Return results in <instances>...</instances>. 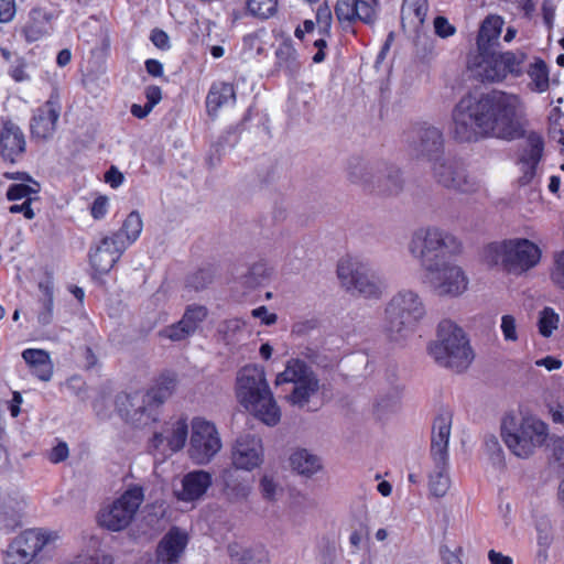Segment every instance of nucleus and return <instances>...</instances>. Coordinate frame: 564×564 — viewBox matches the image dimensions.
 Wrapping results in <instances>:
<instances>
[{"label":"nucleus","instance_id":"17","mask_svg":"<svg viewBox=\"0 0 564 564\" xmlns=\"http://www.w3.org/2000/svg\"><path fill=\"white\" fill-rule=\"evenodd\" d=\"M433 174L437 183L463 194H474L481 188L480 182L466 171L464 164L452 158L436 160Z\"/></svg>","mask_w":564,"mask_h":564},{"label":"nucleus","instance_id":"34","mask_svg":"<svg viewBox=\"0 0 564 564\" xmlns=\"http://www.w3.org/2000/svg\"><path fill=\"white\" fill-rule=\"evenodd\" d=\"M143 229V221L139 212H131L124 219L121 228L113 232L111 237L120 240L127 250L140 237Z\"/></svg>","mask_w":564,"mask_h":564},{"label":"nucleus","instance_id":"54","mask_svg":"<svg viewBox=\"0 0 564 564\" xmlns=\"http://www.w3.org/2000/svg\"><path fill=\"white\" fill-rule=\"evenodd\" d=\"M435 33L441 37H448L455 33V28L444 17H436L434 20Z\"/></svg>","mask_w":564,"mask_h":564},{"label":"nucleus","instance_id":"53","mask_svg":"<svg viewBox=\"0 0 564 564\" xmlns=\"http://www.w3.org/2000/svg\"><path fill=\"white\" fill-rule=\"evenodd\" d=\"M316 21L323 32H329L332 25V11L327 4L318 7L316 12Z\"/></svg>","mask_w":564,"mask_h":564},{"label":"nucleus","instance_id":"15","mask_svg":"<svg viewBox=\"0 0 564 564\" xmlns=\"http://www.w3.org/2000/svg\"><path fill=\"white\" fill-rule=\"evenodd\" d=\"M143 499L144 495L141 487L133 486L129 488L119 498L105 505L99 510L98 523L112 532L124 530L133 520Z\"/></svg>","mask_w":564,"mask_h":564},{"label":"nucleus","instance_id":"36","mask_svg":"<svg viewBox=\"0 0 564 564\" xmlns=\"http://www.w3.org/2000/svg\"><path fill=\"white\" fill-rule=\"evenodd\" d=\"M276 66L288 75L295 74L300 68L296 50L291 42H282L275 51Z\"/></svg>","mask_w":564,"mask_h":564},{"label":"nucleus","instance_id":"60","mask_svg":"<svg viewBox=\"0 0 564 564\" xmlns=\"http://www.w3.org/2000/svg\"><path fill=\"white\" fill-rule=\"evenodd\" d=\"M145 98H147V105L149 108H154L155 105L160 102L162 99V91L159 86L151 85L145 88Z\"/></svg>","mask_w":564,"mask_h":564},{"label":"nucleus","instance_id":"37","mask_svg":"<svg viewBox=\"0 0 564 564\" xmlns=\"http://www.w3.org/2000/svg\"><path fill=\"white\" fill-rule=\"evenodd\" d=\"M218 332L224 343L228 346H237L248 336L245 323L238 318L224 322L219 326Z\"/></svg>","mask_w":564,"mask_h":564},{"label":"nucleus","instance_id":"13","mask_svg":"<svg viewBox=\"0 0 564 564\" xmlns=\"http://www.w3.org/2000/svg\"><path fill=\"white\" fill-rule=\"evenodd\" d=\"M115 403L118 414L137 427L149 426L160 417L161 405L149 390L121 392Z\"/></svg>","mask_w":564,"mask_h":564},{"label":"nucleus","instance_id":"27","mask_svg":"<svg viewBox=\"0 0 564 564\" xmlns=\"http://www.w3.org/2000/svg\"><path fill=\"white\" fill-rule=\"evenodd\" d=\"M212 475L205 470H195L186 474L182 479V489L177 498L183 501L199 499L210 487Z\"/></svg>","mask_w":564,"mask_h":564},{"label":"nucleus","instance_id":"32","mask_svg":"<svg viewBox=\"0 0 564 564\" xmlns=\"http://www.w3.org/2000/svg\"><path fill=\"white\" fill-rule=\"evenodd\" d=\"M236 99L235 88L229 83H215L206 98L208 113L216 116L218 110L228 104H234Z\"/></svg>","mask_w":564,"mask_h":564},{"label":"nucleus","instance_id":"6","mask_svg":"<svg viewBox=\"0 0 564 564\" xmlns=\"http://www.w3.org/2000/svg\"><path fill=\"white\" fill-rule=\"evenodd\" d=\"M429 352L438 365L455 371L467 369L474 359L465 333L447 319L440 323L437 340L429 346Z\"/></svg>","mask_w":564,"mask_h":564},{"label":"nucleus","instance_id":"61","mask_svg":"<svg viewBox=\"0 0 564 564\" xmlns=\"http://www.w3.org/2000/svg\"><path fill=\"white\" fill-rule=\"evenodd\" d=\"M152 43L161 50H166L170 47L169 35L160 29H154L151 33Z\"/></svg>","mask_w":564,"mask_h":564},{"label":"nucleus","instance_id":"35","mask_svg":"<svg viewBox=\"0 0 564 564\" xmlns=\"http://www.w3.org/2000/svg\"><path fill=\"white\" fill-rule=\"evenodd\" d=\"M229 556L239 564H269V555L262 547L241 550L237 544L228 546Z\"/></svg>","mask_w":564,"mask_h":564},{"label":"nucleus","instance_id":"3","mask_svg":"<svg viewBox=\"0 0 564 564\" xmlns=\"http://www.w3.org/2000/svg\"><path fill=\"white\" fill-rule=\"evenodd\" d=\"M484 259L489 264L500 265L507 273L519 276L541 262L542 250L532 240L516 237L486 246Z\"/></svg>","mask_w":564,"mask_h":564},{"label":"nucleus","instance_id":"48","mask_svg":"<svg viewBox=\"0 0 564 564\" xmlns=\"http://www.w3.org/2000/svg\"><path fill=\"white\" fill-rule=\"evenodd\" d=\"M412 12L416 18L417 22L422 24L427 13V1L426 0H404L402 12Z\"/></svg>","mask_w":564,"mask_h":564},{"label":"nucleus","instance_id":"39","mask_svg":"<svg viewBox=\"0 0 564 564\" xmlns=\"http://www.w3.org/2000/svg\"><path fill=\"white\" fill-rule=\"evenodd\" d=\"M279 0H246L247 12L260 20H268L278 12Z\"/></svg>","mask_w":564,"mask_h":564},{"label":"nucleus","instance_id":"40","mask_svg":"<svg viewBox=\"0 0 564 564\" xmlns=\"http://www.w3.org/2000/svg\"><path fill=\"white\" fill-rule=\"evenodd\" d=\"M176 377L174 375H165L160 378L158 383L149 389L151 394L155 397L158 403L162 406L163 403L173 394L176 388Z\"/></svg>","mask_w":564,"mask_h":564},{"label":"nucleus","instance_id":"16","mask_svg":"<svg viewBox=\"0 0 564 564\" xmlns=\"http://www.w3.org/2000/svg\"><path fill=\"white\" fill-rule=\"evenodd\" d=\"M221 446L219 432L213 422L203 417L192 420L188 456L195 464H208Z\"/></svg>","mask_w":564,"mask_h":564},{"label":"nucleus","instance_id":"28","mask_svg":"<svg viewBox=\"0 0 564 564\" xmlns=\"http://www.w3.org/2000/svg\"><path fill=\"white\" fill-rule=\"evenodd\" d=\"M54 318V283L52 274L37 283V323L50 325Z\"/></svg>","mask_w":564,"mask_h":564},{"label":"nucleus","instance_id":"4","mask_svg":"<svg viewBox=\"0 0 564 564\" xmlns=\"http://www.w3.org/2000/svg\"><path fill=\"white\" fill-rule=\"evenodd\" d=\"M410 254L426 270L447 261V258L462 251L460 241L449 231L436 226L416 229L409 241Z\"/></svg>","mask_w":564,"mask_h":564},{"label":"nucleus","instance_id":"62","mask_svg":"<svg viewBox=\"0 0 564 564\" xmlns=\"http://www.w3.org/2000/svg\"><path fill=\"white\" fill-rule=\"evenodd\" d=\"M0 525L8 531H12L22 525V514L18 513L14 517H9L7 512L3 516L0 514Z\"/></svg>","mask_w":564,"mask_h":564},{"label":"nucleus","instance_id":"63","mask_svg":"<svg viewBox=\"0 0 564 564\" xmlns=\"http://www.w3.org/2000/svg\"><path fill=\"white\" fill-rule=\"evenodd\" d=\"M251 314L256 318H261L265 325H272L276 322V315L269 313L265 306L254 308Z\"/></svg>","mask_w":564,"mask_h":564},{"label":"nucleus","instance_id":"20","mask_svg":"<svg viewBox=\"0 0 564 564\" xmlns=\"http://www.w3.org/2000/svg\"><path fill=\"white\" fill-rule=\"evenodd\" d=\"M544 141L541 134L531 131L521 144L518 155V165L522 172L519 181L522 185L529 184L536 174V167L542 160Z\"/></svg>","mask_w":564,"mask_h":564},{"label":"nucleus","instance_id":"2","mask_svg":"<svg viewBox=\"0 0 564 564\" xmlns=\"http://www.w3.org/2000/svg\"><path fill=\"white\" fill-rule=\"evenodd\" d=\"M237 398L257 419L269 426L280 422L281 410L270 390L263 367L247 365L237 375Z\"/></svg>","mask_w":564,"mask_h":564},{"label":"nucleus","instance_id":"29","mask_svg":"<svg viewBox=\"0 0 564 564\" xmlns=\"http://www.w3.org/2000/svg\"><path fill=\"white\" fill-rule=\"evenodd\" d=\"M59 113V96L56 91H53L37 118V138L48 139L54 134Z\"/></svg>","mask_w":564,"mask_h":564},{"label":"nucleus","instance_id":"19","mask_svg":"<svg viewBox=\"0 0 564 564\" xmlns=\"http://www.w3.org/2000/svg\"><path fill=\"white\" fill-rule=\"evenodd\" d=\"M263 458L262 442L254 435H241L231 445L230 459L236 469L251 471L261 466Z\"/></svg>","mask_w":564,"mask_h":564},{"label":"nucleus","instance_id":"21","mask_svg":"<svg viewBox=\"0 0 564 564\" xmlns=\"http://www.w3.org/2000/svg\"><path fill=\"white\" fill-rule=\"evenodd\" d=\"M124 251V246L120 240L106 236L95 248H91L89 253L90 265L95 272L106 274L113 268Z\"/></svg>","mask_w":564,"mask_h":564},{"label":"nucleus","instance_id":"10","mask_svg":"<svg viewBox=\"0 0 564 564\" xmlns=\"http://www.w3.org/2000/svg\"><path fill=\"white\" fill-rule=\"evenodd\" d=\"M527 58L523 52L497 53L494 50L478 52L468 61V67L474 76L481 82H501L509 74L519 76Z\"/></svg>","mask_w":564,"mask_h":564},{"label":"nucleus","instance_id":"24","mask_svg":"<svg viewBox=\"0 0 564 564\" xmlns=\"http://www.w3.org/2000/svg\"><path fill=\"white\" fill-rule=\"evenodd\" d=\"M188 436V425L185 419H176L166 423L163 433H155L151 440L150 447L153 451H161L166 443L171 452L182 449Z\"/></svg>","mask_w":564,"mask_h":564},{"label":"nucleus","instance_id":"26","mask_svg":"<svg viewBox=\"0 0 564 564\" xmlns=\"http://www.w3.org/2000/svg\"><path fill=\"white\" fill-rule=\"evenodd\" d=\"M25 150V140L21 129L11 121L4 122L0 130V153L4 161L14 163Z\"/></svg>","mask_w":564,"mask_h":564},{"label":"nucleus","instance_id":"22","mask_svg":"<svg viewBox=\"0 0 564 564\" xmlns=\"http://www.w3.org/2000/svg\"><path fill=\"white\" fill-rule=\"evenodd\" d=\"M334 11L339 23L347 25L357 21L372 24L377 18L375 7L364 0H337Z\"/></svg>","mask_w":564,"mask_h":564},{"label":"nucleus","instance_id":"12","mask_svg":"<svg viewBox=\"0 0 564 564\" xmlns=\"http://www.w3.org/2000/svg\"><path fill=\"white\" fill-rule=\"evenodd\" d=\"M275 386L292 383L293 388L286 400L296 406L303 408L319 390V380L312 368L301 359H291L285 369L278 373Z\"/></svg>","mask_w":564,"mask_h":564},{"label":"nucleus","instance_id":"23","mask_svg":"<svg viewBox=\"0 0 564 564\" xmlns=\"http://www.w3.org/2000/svg\"><path fill=\"white\" fill-rule=\"evenodd\" d=\"M188 544V534L177 528H171L156 546V558L164 564H175L183 556Z\"/></svg>","mask_w":564,"mask_h":564},{"label":"nucleus","instance_id":"38","mask_svg":"<svg viewBox=\"0 0 564 564\" xmlns=\"http://www.w3.org/2000/svg\"><path fill=\"white\" fill-rule=\"evenodd\" d=\"M528 75L531 78V89L538 93H544L549 89V69L542 59H536L530 65Z\"/></svg>","mask_w":564,"mask_h":564},{"label":"nucleus","instance_id":"18","mask_svg":"<svg viewBox=\"0 0 564 564\" xmlns=\"http://www.w3.org/2000/svg\"><path fill=\"white\" fill-rule=\"evenodd\" d=\"M406 143L416 156H424L435 162L441 160L438 155L444 149V137L440 128L423 123L408 133Z\"/></svg>","mask_w":564,"mask_h":564},{"label":"nucleus","instance_id":"1","mask_svg":"<svg viewBox=\"0 0 564 564\" xmlns=\"http://www.w3.org/2000/svg\"><path fill=\"white\" fill-rule=\"evenodd\" d=\"M521 101L516 95L494 90L466 95L452 112V134L459 142L492 135L512 140L524 135L520 121Z\"/></svg>","mask_w":564,"mask_h":564},{"label":"nucleus","instance_id":"59","mask_svg":"<svg viewBox=\"0 0 564 564\" xmlns=\"http://www.w3.org/2000/svg\"><path fill=\"white\" fill-rule=\"evenodd\" d=\"M108 199L105 196L97 197L91 205V216L95 219L102 218L107 213Z\"/></svg>","mask_w":564,"mask_h":564},{"label":"nucleus","instance_id":"50","mask_svg":"<svg viewBox=\"0 0 564 564\" xmlns=\"http://www.w3.org/2000/svg\"><path fill=\"white\" fill-rule=\"evenodd\" d=\"M501 330L503 337L508 341H517L518 333H517V323L516 318L512 315H503L501 317Z\"/></svg>","mask_w":564,"mask_h":564},{"label":"nucleus","instance_id":"57","mask_svg":"<svg viewBox=\"0 0 564 564\" xmlns=\"http://www.w3.org/2000/svg\"><path fill=\"white\" fill-rule=\"evenodd\" d=\"M69 455L68 446L64 442H59L47 453L48 460L58 463L65 460Z\"/></svg>","mask_w":564,"mask_h":564},{"label":"nucleus","instance_id":"58","mask_svg":"<svg viewBox=\"0 0 564 564\" xmlns=\"http://www.w3.org/2000/svg\"><path fill=\"white\" fill-rule=\"evenodd\" d=\"M11 77L15 82L30 80L31 76L26 73V64L22 59H18L10 70Z\"/></svg>","mask_w":564,"mask_h":564},{"label":"nucleus","instance_id":"47","mask_svg":"<svg viewBox=\"0 0 564 564\" xmlns=\"http://www.w3.org/2000/svg\"><path fill=\"white\" fill-rule=\"evenodd\" d=\"M191 335H193V333L189 332L185 326H183L181 321L163 328L160 332L161 337L171 339L173 341H180V340L186 339Z\"/></svg>","mask_w":564,"mask_h":564},{"label":"nucleus","instance_id":"64","mask_svg":"<svg viewBox=\"0 0 564 564\" xmlns=\"http://www.w3.org/2000/svg\"><path fill=\"white\" fill-rule=\"evenodd\" d=\"M105 181L111 186V187H118L121 185L123 181V175L120 171H118L115 166H111L105 174Z\"/></svg>","mask_w":564,"mask_h":564},{"label":"nucleus","instance_id":"49","mask_svg":"<svg viewBox=\"0 0 564 564\" xmlns=\"http://www.w3.org/2000/svg\"><path fill=\"white\" fill-rule=\"evenodd\" d=\"M53 375V365L48 354L42 349H37V378L48 381Z\"/></svg>","mask_w":564,"mask_h":564},{"label":"nucleus","instance_id":"31","mask_svg":"<svg viewBox=\"0 0 564 564\" xmlns=\"http://www.w3.org/2000/svg\"><path fill=\"white\" fill-rule=\"evenodd\" d=\"M252 492V482L239 478L232 471L227 470L224 475V494L231 503L246 502Z\"/></svg>","mask_w":564,"mask_h":564},{"label":"nucleus","instance_id":"45","mask_svg":"<svg viewBox=\"0 0 564 564\" xmlns=\"http://www.w3.org/2000/svg\"><path fill=\"white\" fill-rule=\"evenodd\" d=\"M259 489L262 498L267 501H275L278 494L281 491L278 482L269 475H263L261 477Z\"/></svg>","mask_w":564,"mask_h":564},{"label":"nucleus","instance_id":"14","mask_svg":"<svg viewBox=\"0 0 564 564\" xmlns=\"http://www.w3.org/2000/svg\"><path fill=\"white\" fill-rule=\"evenodd\" d=\"M423 271L424 283L438 297L455 299L468 289L466 272L453 261L447 260Z\"/></svg>","mask_w":564,"mask_h":564},{"label":"nucleus","instance_id":"56","mask_svg":"<svg viewBox=\"0 0 564 564\" xmlns=\"http://www.w3.org/2000/svg\"><path fill=\"white\" fill-rule=\"evenodd\" d=\"M400 391L398 389H393L387 399L383 397L378 399L377 408L382 411L393 410L398 405Z\"/></svg>","mask_w":564,"mask_h":564},{"label":"nucleus","instance_id":"42","mask_svg":"<svg viewBox=\"0 0 564 564\" xmlns=\"http://www.w3.org/2000/svg\"><path fill=\"white\" fill-rule=\"evenodd\" d=\"M560 317L551 307H544L540 313L539 332L544 337H550L557 328Z\"/></svg>","mask_w":564,"mask_h":564},{"label":"nucleus","instance_id":"25","mask_svg":"<svg viewBox=\"0 0 564 564\" xmlns=\"http://www.w3.org/2000/svg\"><path fill=\"white\" fill-rule=\"evenodd\" d=\"M35 557V531H23L18 535L4 552V564H30Z\"/></svg>","mask_w":564,"mask_h":564},{"label":"nucleus","instance_id":"7","mask_svg":"<svg viewBox=\"0 0 564 564\" xmlns=\"http://www.w3.org/2000/svg\"><path fill=\"white\" fill-rule=\"evenodd\" d=\"M501 435L507 447L516 456L528 458L546 441L547 427L534 416H524L520 420L506 416L501 425Z\"/></svg>","mask_w":564,"mask_h":564},{"label":"nucleus","instance_id":"9","mask_svg":"<svg viewBox=\"0 0 564 564\" xmlns=\"http://www.w3.org/2000/svg\"><path fill=\"white\" fill-rule=\"evenodd\" d=\"M452 429V414L443 412L438 414L433 423L431 454L435 463V470L430 475V491L433 496L441 498L449 489L451 480L447 475V448Z\"/></svg>","mask_w":564,"mask_h":564},{"label":"nucleus","instance_id":"30","mask_svg":"<svg viewBox=\"0 0 564 564\" xmlns=\"http://www.w3.org/2000/svg\"><path fill=\"white\" fill-rule=\"evenodd\" d=\"M503 24L505 21L499 15H489L484 20L477 36L478 52L494 50V47L499 44Z\"/></svg>","mask_w":564,"mask_h":564},{"label":"nucleus","instance_id":"5","mask_svg":"<svg viewBox=\"0 0 564 564\" xmlns=\"http://www.w3.org/2000/svg\"><path fill=\"white\" fill-rule=\"evenodd\" d=\"M424 315L420 295L412 290H402L386 306L383 332L391 341L400 343L413 333Z\"/></svg>","mask_w":564,"mask_h":564},{"label":"nucleus","instance_id":"55","mask_svg":"<svg viewBox=\"0 0 564 564\" xmlns=\"http://www.w3.org/2000/svg\"><path fill=\"white\" fill-rule=\"evenodd\" d=\"M15 15L14 0H0V23L10 22Z\"/></svg>","mask_w":564,"mask_h":564},{"label":"nucleus","instance_id":"44","mask_svg":"<svg viewBox=\"0 0 564 564\" xmlns=\"http://www.w3.org/2000/svg\"><path fill=\"white\" fill-rule=\"evenodd\" d=\"M214 280V271L212 269H199L193 273L187 280V286L195 291L204 290Z\"/></svg>","mask_w":564,"mask_h":564},{"label":"nucleus","instance_id":"52","mask_svg":"<svg viewBox=\"0 0 564 564\" xmlns=\"http://www.w3.org/2000/svg\"><path fill=\"white\" fill-rule=\"evenodd\" d=\"M33 189L26 184H12L7 192V198L9 200H19L22 198H30V194Z\"/></svg>","mask_w":564,"mask_h":564},{"label":"nucleus","instance_id":"51","mask_svg":"<svg viewBox=\"0 0 564 564\" xmlns=\"http://www.w3.org/2000/svg\"><path fill=\"white\" fill-rule=\"evenodd\" d=\"M552 452V457L564 469V438L563 437H551L547 445Z\"/></svg>","mask_w":564,"mask_h":564},{"label":"nucleus","instance_id":"43","mask_svg":"<svg viewBox=\"0 0 564 564\" xmlns=\"http://www.w3.org/2000/svg\"><path fill=\"white\" fill-rule=\"evenodd\" d=\"M58 540L59 534L57 531L50 529H37V554L42 551L51 553L56 547Z\"/></svg>","mask_w":564,"mask_h":564},{"label":"nucleus","instance_id":"41","mask_svg":"<svg viewBox=\"0 0 564 564\" xmlns=\"http://www.w3.org/2000/svg\"><path fill=\"white\" fill-rule=\"evenodd\" d=\"M206 316L207 310L205 306L189 305L186 308L181 322L183 326H185L189 332L194 334L199 324L206 318Z\"/></svg>","mask_w":564,"mask_h":564},{"label":"nucleus","instance_id":"8","mask_svg":"<svg viewBox=\"0 0 564 564\" xmlns=\"http://www.w3.org/2000/svg\"><path fill=\"white\" fill-rule=\"evenodd\" d=\"M348 176L351 183L379 196H395L403 189L401 171L393 165H370L361 161L350 163Z\"/></svg>","mask_w":564,"mask_h":564},{"label":"nucleus","instance_id":"11","mask_svg":"<svg viewBox=\"0 0 564 564\" xmlns=\"http://www.w3.org/2000/svg\"><path fill=\"white\" fill-rule=\"evenodd\" d=\"M341 286L352 295L377 300L382 295V282L370 265L355 257L343 258L337 264Z\"/></svg>","mask_w":564,"mask_h":564},{"label":"nucleus","instance_id":"33","mask_svg":"<svg viewBox=\"0 0 564 564\" xmlns=\"http://www.w3.org/2000/svg\"><path fill=\"white\" fill-rule=\"evenodd\" d=\"M290 465L294 471L305 477H311L322 469L321 458L305 448L291 454Z\"/></svg>","mask_w":564,"mask_h":564},{"label":"nucleus","instance_id":"46","mask_svg":"<svg viewBox=\"0 0 564 564\" xmlns=\"http://www.w3.org/2000/svg\"><path fill=\"white\" fill-rule=\"evenodd\" d=\"M550 278L554 285L564 290V251L554 254Z\"/></svg>","mask_w":564,"mask_h":564}]
</instances>
